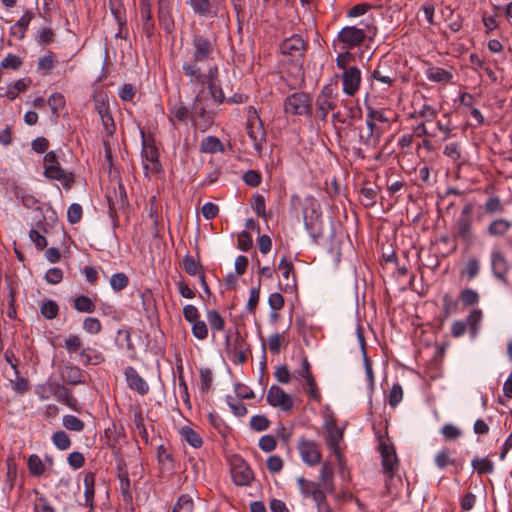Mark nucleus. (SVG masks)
<instances>
[{
  "instance_id": "1",
  "label": "nucleus",
  "mask_w": 512,
  "mask_h": 512,
  "mask_svg": "<svg viewBox=\"0 0 512 512\" xmlns=\"http://www.w3.org/2000/svg\"><path fill=\"white\" fill-rule=\"evenodd\" d=\"M184 74L190 77L192 85L208 84L212 98L219 104L224 102L225 96L218 82V68L216 65L209 66L207 72H202L201 67L186 65L184 67Z\"/></svg>"
},
{
  "instance_id": "2",
  "label": "nucleus",
  "mask_w": 512,
  "mask_h": 512,
  "mask_svg": "<svg viewBox=\"0 0 512 512\" xmlns=\"http://www.w3.org/2000/svg\"><path fill=\"white\" fill-rule=\"evenodd\" d=\"M280 49L282 54L289 56L291 61L294 62L297 80L304 82L302 62L306 51L305 41L299 35H293L281 43Z\"/></svg>"
},
{
  "instance_id": "3",
  "label": "nucleus",
  "mask_w": 512,
  "mask_h": 512,
  "mask_svg": "<svg viewBox=\"0 0 512 512\" xmlns=\"http://www.w3.org/2000/svg\"><path fill=\"white\" fill-rule=\"evenodd\" d=\"M192 46L193 60L190 62H185L182 65L183 71L186 65H194L195 67H200V63H204L213 59V53L215 51V42L210 37L201 34H196L193 36Z\"/></svg>"
},
{
  "instance_id": "4",
  "label": "nucleus",
  "mask_w": 512,
  "mask_h": 512,
  "mask_svg": "<svg viewBox=\"0 0 512 512\" xmlns=\"http://www.w3.org/2000/svg\"><path fill=\"white\" fill-rule=\"evenodd\" d=\"M283 108L287 115L310 117L312 115V100L308 93L294 92L285 98Z\"/></svg>"
},
{
  "instance_id": "5",
  "label": "nucleus",
  "mask_w": 512,
  "mask_h": 512,
  "mask_svg": "<svg viewBox=\"0 0 512 512\" xmlns=\"http://www.w3.org/2000/svg\"><path fill=\"white\" fill-rule=\"evenodd\" d=\"M303 222L305 229L313 238L316 239L322 234L320 205L313 197L305 199L303 207Z\"/></svg>"
},
{
  "instance_id": "6",
  "label": "nucleus",
  "mask_w": 512,
  "mask_h": 512,
  "mask_svg": "<svg viewBox=\"0 0 512 512\" xmlns=\"http://www.w3.org/2000/svg\"><path fill=\"white\" fill-rule=\"evenodd\" d=\"M292 377L302 384L309 399L318 403L321 401V394L312 375L311 365L307 358L302 359L301 367L293 372Z\"/></svg>"
},
{
  "instance_id": "7",
  "label": "nucleus",
  "mask_w": 512,
  "mask_h": 512,
  "mask_svg": "<svg viewBox=\"0 0 512 512\" xmlns=\"http://www.w3.org/2000/svg\"><path fill=\"white\" fill-rule=\"evenodd\" d=\"M482 321V311L480 309L472 310L465 320H457L451 326V334L455 338H459L465 334L467 330L470 332L472 339L476 338Z\"/></svg>"
},
{
  "instance_id": "8",
  "label": "nucleus",
  "mask_w": 512,
  "mask_h": 512,
  "mask_svg": "<svg viewBox=\"0 0 512 512\" xmlns=\"http://www.w3.org/2000/svg\"><path fill=\"white\" fill-rule=\"evenodd\" d=\"M249 110L252 114L248 116L247 134L253 143L255 151L258 155H261L266 143V132L263 128L261 119L256 114V110H254L253 107H250Z\"/></svg>"
},
{
  "instance_id": "9",
  "label": "nucleus",
  "mask_w": 512,
  "mask_h": 512,
  "mask_svg": "<svg viewBox=\"0 0 512 512\" xmlns=\"http://www.w3.org/2000/svg\"><path fill=\"white\" fill-rule=\"evenodd\" d=\"M231 476L238 486H247L254 478L251 468L241 457H234L231 460Z\"/></svg>"
},
{
  "instance_id": "10",
  "label": "nucleus",
  "mask_w": 512,
  "mask_h": 512,
  "mask_svg": "<svg viewBox=\"0 0 512 512\" xmlns=\"http://www.w3.org/2000/svg\"><path fill=\"white\" fill-rule=\"evenodd\" d=\"M267 402L273 407H280L284 412L291 411L293 408V399L282 388L272 385L266 396Z\"/></svg>"
},
{
  "instance_id": "11",
  "label": "nucleus",
  "mask_w": 512,
  "mask_h": 512,
  "mask_svg": "<svg viewBox=\"0 0 512 512\" xmlns=\"http://www.w3.org/2000/svg\"><path fill=\"white\" fill-rule=\"evenodd\" d=\"M300 457L309 466H315L321 461V453L317 444L306 438H301L297 445Z\"/></svg>"
},
{
  "instance_id": "12",
  "label": "nucleus",
  "mask_w": 512,
  "mask_h": 512,
  "mask_svg": "<svg viewBox=\"0 0 512 512\" xmlns=\"http://www.w3.org/2000/svg\"><path fill=\"white\" fill-rule=\"evenodd\" d=\"M362 77L361 71L356 66H351L348 70L343 71L342 75V89L343 93L347 96H354L361 85Z\"/></svg>"
},
{
  "instance_id": "13",
  "label": "nucleus",
  "mask_w": 512,
  "mask_h": 512,
  "mask_svg": "<svg viewBox=\"0 0 512 512\" xmlns=\"http://www.w3.org/2000/svg\"><path fill=\"white\" fill-rule=\"evenodd\" d=\"M319 117L322 120L327 118L328 113L336 107V97L331 86H324L316 99Z\"/></svg>"
},
{
  "instance_id": "14",
  "label": "nucleus",
  "mask_w": 512,
  "mask_h": 512,
  "mask_svg": "<svg viewBox=\"0 0 512 512\" xmlns=\"http://www.w3.org/2000/svg\"><path fill=\"white\" fill-rule=\"evenodd\" d=\"M366 38V31L355 26H346L341 29L338 39L347 49L360 45Z\"/></svg>"
},
{
  "instance_id": "15",
  "label": "nucleus",
  "mask_w": 512,
  "mask_h": 512,
  "mask_svg": "<svg viewBox=\"0 0 512 512\" xmlns=\"http://www.w3.org/2000/svg\"><path fill=\"white\" fill-rule=\"evenodd\" d=\"M220 0H187L193 12L200 17H216L220 11Z\"/></svg>"
},
{
  "instance_id": "16",
  "label": "nucleus",
  "mask_w": 512,
  "mask_h": 512,
  "mask_svg": "<svg viewBox=\"0 0 512 512\" xmlns=\"http://www.w3.org/2000/svg\"><path fill=\"white\" fill-rule=\"evenodd\" d=\"M490 262L493 275L507 285L508 280L506 275L509 270V263L504 254L498 249L492 250Z\"/></svg>"
},
{
  "instance_id": "17",
  "label": "nucleus",
  "mask_w": 512,
  "mask_h": 512,
  "mask_svg": "<svg viewBox=\"0 0 512 512\" xmlns=\"http://www.w3.org/2000/svg\"><path fill=\"white\" fill-rule=\"evenodd\" d=\"M127 384L130 389L136 391L140 395H145L149 391V385L147 382L139 375L136 369L132 366H128L124 371Z\"/></svg>"
},
{
  "instance_id": "18",
  "label": "nucleus",
  "mask_w": 512,
  "mask_h": 512,
  "mask_svg": "<svg viewBox=\"0 0 512 512\" xmlns=\"http://www.w3.org/2000/svg\"><path fill=\"white\" fill-rule=\"evenodd\" d=\"M44 176L59 181L66 189H70L74 183L73 173L65 171L60 165L45 167Z\"/></svg>"
},
{
  "instance_id": "19",
  "label": "nucleus",
  "mask_w": 512,
  "mask_h": 512,
  "mask_svg": "<svg viewBox=\"0 0 512 512\" xmlns=\"http://www.w3.org/2000/svg\"><path fill=\"white\" fill-rule=\"evenodd\" d=\"M367 133H360V141L367 148H375L380 143L383 129L379 125H375L372 121L366 119Z\"/></svg>"
},
{
  "instance_id": "20",
  "label": "nucleus",
  "mask_w": 512,
  "mask_h": 512,
  "mask_svg": "<svg viewBox=\"0 0 512 512\" xmlns=\"http://www.w3.org/2000/svg\"><path fill=\"white\" fill-rule=\"evenodd\" d=\"M328 435L326 438L327 446L335 453L337 457H340V441L343 438V431L337 427L334 423L327 424Z\"/></svg>"
},
{
  "instance_id": "21",
  "label": "nucleus",
  "mask_w": 512,
  "mask_h": 512,
  "mask_svg": "<svg viewBox=\"0 0 512 512\" xmlns=\"http://www.w3.org/2000/svg\"><path fill=\"white\" fill-rule=\"evenodd\" d=\"M381 457H382V465L385 471L389 472L390 476L395 471L398 466V459L396 456V452L392 446L387 444H381Z\"/></svg>"
},
{
  "instance_id": "22",
  "label": "nucleus",
  "mask_w": 512,
  "mask_h": 512,
  "mask_svg": "<svg viewBox=\"0 0 512 512\" xmlns=\"http://www.w3.org/2000/svg\"><path fill=\"white\" fill-rule=\"evenodd\" d=\"M159 24L167 32L174 30L175 24L171 12V6L168 2H161L159 5Z\"/></svg>"
},
{
  "instance_id": "23",
  "label": "nucleus",
  "mask_w": 512,
  "mask_h": 512,
  "mask_svg": "<svg viewBox=\"0 0 512 512\" xmlns=\"http://www.w3.org/2000/svg\"><path fill=\"white\" fill-rule=\"evenodd\" d=\"M425 75L429 81L441 84L450 83L453 78V75L450 71L435 66L427 68Z\"/></svg>"
},
{
  "instance_id": "24",
  "label": "nucleus",
  "mask_w": 512,
  "mask_h": 512,
  "mask_svg": "<svg viewBox=\"0 0 512 512\" xmlns=\"http://www.w3.org/2000/svg\"><path fill=\"white\" fill-rule=\"evenodd\" d=\"M278 270L286 280L285 289L292 291L296 287V279L293 274V264L288 262L286 258H282L278 264Z\"/></svg>"
},
{
  "instance_id": "25",
  "label": "nucleus",
  "mask_w": 512,
  "mask_h": 512,
  "mask_svg": "<svg viewBox=\"0 0 512 512\" xmlns=\"http://www.w3.org/2000/svg\"><path fill=\"white\" fill-rule=\"evenodd\" d=\"M189 116V109L182 103L178 102L169 109L168 120L176 127L177 123L185 122Z\"/></svg>"
},
{
  "instance_id": "26",
  "label": "nucleus",
  "mask_w": 512,
  "mask_h": 512,
  "mask_svg": "<svg viewBox=\"0 0 512 512\" xmlns=\"http://www.w3.org/2000/svg\"><path fill=\"white\" fill-rule=\"evenodd\" d=\"M84 505L89 508L94 507V495H95V477L93 473H87L84 476Z\"/></svg>"
},
{
  "instance_id": "27",
  "label": "nucleus",
  "mask_w": 512,
  "mask_h": 512,
  "mask_svg": "<svg viewBox=\"0 0 512 512\" xmlns=\"http://www.w3.org/2000/svg\"><path fill=\"white\" fill-rule=\"evenodd\" d=\"M458 236L466 243H470L472 234V218H458L456 221Z\"/></svg>"
},
{
  "instance_id": "28",
  "label": "nucleus",
  "mask_w": 512,
  "mask_h": 512,
  "mask_svg": "<svg viewBox=\"0 0 512 512\" xmlns=\"http://www.w3.org/2000/svg\"><path fill=\"white\" fill-rule=\"evenodd\" d=\"M180 436L183 441L189 444L193 448H200L202 446V438L200 435L190 426H183L180 429Z\"/></svg>"
},
{
  "instance_id": "29",
  "label": "nucleus",
  "mask_w": 512,
  "mask_h": 512,
  "mask_svg": "<svg viewBox=\"0 0 512 512\" xmlns=\"http://www.w3.org/2000/svg\"><path fill=\"white\" fill-rule=\"evenodd\" d=\"M333 476L334 471L332 466L328 463H324L320 470V481L324 490L329 493L334 491Z\"/></svg>"
},
{
  "instance_id": "30",
  "label": "nucleus",
  "mask_w": 512,
  "mask_h": 512,
  "mask_svg": "<svg viewBox=\"0 0 512 512\" xmlns=\"http://www.w3.org/2000/svg\"><path fill=\"white\" fill-rule=\"evenodd\" d=\"M141 17L143 20V31L147 37H150L153 34L154 23L152 22L150 5L146 1L141 3Z\"/></svg>"
},
{
  "instance_id": "31",
  "label": "nucleus",
  "mask_w": 512,
  "mask_h": 512,
  "mask_svg": "<svg viewBox=\"0 0 512 512\" xmlns=\"http://www.w3.org/2000/svg\"><path fill=\"white\" fill-rule=\"evenodd\" d=\"M511 226V222L506 219H496L488 226V233L491 236H503L510 230Z\"/></svg>"
},
{
  "instance_id": "32",
  "label": "nucleus",
  "mask_w": 512,
  "mask_h": 512,
  "mask_svg": "<svg viewBox=\"0 0 512 512\" xmlns=\"http://www.w3.org/2000/svg\"><path fill=\"white\" fill-rule=\"evenodd\" d=\"M64 379L68 384L78 385L84 383V376L81 369L77 366H65Z\"/></svg>"
},
{
  "instance_id": "33",
  "label": "nucleus",
  "mask_w": 512,
  "mask_h": 512,
  "mask_svg": "<svg viewBox=\"0 0 512 512\" xmlns=\"http://www.w3.org/2000/svg\"><path fill=\"white\" fill-rule=\"evenodd\" d=\"M73 308L81 313H93L96 309V305L89 297L80 295L74 299Z\"/></svg>"
},
{
  "instance_id": "34",
  "label": "nucleus",
  "mask_w": 512,
  "mask_h": 512,
  "mask_svg": "<svg viewBox=\"0 0 512 512\" xmlns=\"http://www.w3.org/2000/svg\"><path fill=\"white\" fill-rule=\"evenodd\" d=\"M30 83L31 80L28 78L19 79L8 88L3 96L9 100H15L21 92H24L29 87Z\"/></svg>"
},
{
  "instance_id": "35",
  "label": "nucleus",
  "mask_w": 512,
  "mask_h": 512,
  "mask_svg": "<svg viewBox=\"0 0 512 512\" xmlns=\"http://www.w3.org/2000/svg\"><path fill=\"white\" fill-rule=\"evenodd\" d=\"M206 318H207V321L209 323V326L211 328V330L215 333V332H220L224 329L225 327V320L224 318L220 315V313L216 310H208L206 312Z\"/></svg>"
},
{
  "instance_id": "36",
  "label": "nucleus",
  "mask_w": 512,
  "mask_h": 512,
  "mask_svg": "<svg viewBox=\"0 0 512 512\" xmlns=\"http://www.w3.org/2000/svg\"><path fill=\"white\" fill-rule=\"evenodd\" d=\"M222 149L221 141L214 136H207L203 138L200 144V151L203 153H215L217 151H222Z\"/></svg>"
},
{
  "instance_id": "37",
  "label": "nucleus",
  "mask_w": 512,
  "mask_h": 512,
  "mask_svg": "<svg viewBox=\"0 0 512 512\" xmlns=\"http://www.w3.org/2000/svg\"><path fill=\"white\" fill-rule=\"evenodd\" d=\"M141 155L147 162L152 164L153 169L157 168L159 154H158V150L154 144H148L144 140Z\"/></svg>"
},
{
  "instance_id": "38",
  "label": "nucleus",
  "mask_w": 512,
  "mask_h": 512,
  "mask_svg": "<svg viewBox=\"0 0 512 512\" xmlns=\"http://www.w3.org/2000/svg\"><path fill=\"white\" fill-rule=\"evenodd\" d=\"M63 346L68 354H78L83 349V341L80 336L70 334L65 338Z\"/></svg>"
},
{
  "instance_id": "39",
  "label": "nucleus",
  "mask_w": 512,
  "mask_h": 512,
  "mask_svg": "<svg viewBox=\"0 0 512 512\" xmlns=\"http://www.w3.org/2000/svg\"><path fill=\"white\" fill-rule=\"evenodd\" d=\"M27 465L30 474L33 476L40 477L45 472L44 463L41 460V458L36 454H32L29 456Z\"/></svg>"
},
{
  "instance_id": "40",
  "label": "nucleus",
  "mask_w": 512,
  "mask_h": 512,
  "mask_svg": "<svg viewBox=\"0 0 512 512\" xmlns=\"http://www.w3.org/2000/svg\"><path fill=\"white\" fill-rule=\"evenodd\" d=\"M182 267L184 271L191 276H199L200 273H203L201 265L189 254L183 257Z\"/></svg>"
},
{
  "instance_id": "41",
  "label": "nucleus",
  "mask_w": 512,
  "mask_h": 512,
  "mask_svg": "<svg viewBox=\"0 0 512 512\" xmlns=\"http://www.w3.org/2000/svg\"><path fill=\"white\" fill-rule=\"evenodd\" d=\"M297 484L301 494L304 497H312L317 489L321 486L320 484L306 480L303 477H299L297 479Z\"/></svg>"
},
{
  "instance_id": "42",
  "label": "nucleus",
  "mask_w": 512,
  "mask_h": 512,
  "mask_svg": "<svg viewBox=\"0 0 512 512\" xmlns=\"http://www.w3.org/2000/svg\"><path fill=\"white\" fill-rule=\"evenodd\" d=\"M11 368H12L13 374L15 376V379L10 378V383H11L12 389L19 393L26 392L29 389L28 381L25 378L20 377L18 375V371L14 364H11Z\"/></svg>"
},
{
  "instance_id": "43",
  "label": "nucleus",
  "mask_w": 512,
  "mask_h": 512,
  "mask_svg": "<svg viewBox=\"0 0 512 512\" xmlns=\"http://www.w3.org/2000/svg\"><path fill=\"white\" fill-rule=\"evenodd\" d=\"M47 104L55 117H58L59 111L65 106L64 96L60 93H53L47 99Z\"/></svg>"
},
{
  "instance_id": "44",
  "label": "nucleus",
  "mask_w": 512,
  "mask_h": 512,
  "mask_svg": "<svg viewBox=\"0 0 512 512\" xmlns=\"http://www.w3.org/2000/svg\"><path fill=\"white\" fill-rule=\"evenodd\" d=\"M33 18V14L29 11H26L21 18L14 24V30L19 29L17 33L18 39H23L26 33V30Z\"/></svg>"
},
{
  "instance_id": "45",
  "label": "nucleus",
  "mask_w": 512,
  "mask_h": 512,
  "mask_svg": "<svg viewBox=\"0 0 512 512\" xmlns=\"http://www.w3.org/2000/svg\"><path fill=\"white\" fill-rule=\"evenodd\" d=\"M63 426L70 431L81 432L84 429V422L74 415H65L62 420Z\"/></svg>"
},
{
  "instance_id": "46",
  "label": "nucleus",
  "mask_w": 512,
  "mask_h": 512,
  "mask_svg": "<svg viewBox=\"0 0 512 512\" xmlns=\"http://www.w3.org/2000/svg\"><path fill=\"white\" fill-rule=\"evenodd\" d=\"M194 508L193 499L189 495H181L177 503L172 509V512H192Z\"/></svg>"
},
{
  "instance_id": "47",
  "label": "nucleus",
  "mask_w": 512,
  "mask_h": 512,
  "mask_svg": "<svg viewBox=\"0 0 512 512\" xmlns=\"http://www.w3.org/2000/svg\"><path fill=\"white\" fill-rule=\"evenodd\" d=\"M471 464L479 474H489L494 469L493 463L488 458H474Z\"/></svg>"
},
{
  "instance_id": "48",
  "label": "nucleus",
  "mask_w": 512,
  "mask_h": 512,
  "mask_svg": "<svg viewBox=\"0 0 512 512\" xmlns=\"http://www.w3.org/2000/svg\"><path fill=\"white\" fill-rule=\"evenodd\" d=\"M226 403L228 404L232 413L237 417H243L247 413L246 406L239 400L231 395L226 396Z\"/></svg>"
},
{
  "instance_id": "49",
  "label": "nucleus",
  "mask_w": 512,
  "mask_h": 512,
  "mask_svg": "<svg viewBox=\"0 0 512 512\" xmlns=\"http://www.w3.org/2000/svg\"><path fill=\"white\" fill-rule=\"evenodd\" d=\"M129 279L125 273L119 272L111 276L110 286L115 292H119L127 287Z\"/></svg>"
},
{
  "instance_id": "50",
  "label": "nucleus",
  "mask_w": 512,
  "mask_h": 512,
  "mask_svg": "<svg viewBox=\"0 0 512 512\" xmlns=\"http://www.w3.org/2000/svg\"><path fill=\"white\" fill-rule=\"evenodd\" d=\"M119 480H120V491H121V494L123 497V501L127 504L132 503L133 497H132L130 480H129L128 475L126 473L120 475Z\"/></svg>"
},
{
  "instance_id": "51",
  "label": "nucleus",
  "mask_w": 512,
  "mask_h": 512,
  "mask_svg": "<svg viewBox=\"0 0 512 512\" xmlns=\"http://www.w3.org/2000/svg\"><path fill=\"white\" fill-rule=\"evenodd\" d=\"M191 332L198 340H205L208 337V326L205 321L198 319L191 323Z\"/></svg>"
},
{
  "instance_id": "52",
  "label": "nucleus",
  "mask_w": 512,
  "mask_h": 512,
  "mask_svg": "<svg viewBox=\"0 0 512 512\" xmlns=\"http://www.w3.org/2000/svg\"><path fill=\"white\" fill-rule=\"evenodd\" d=\"M41 314L47 319H54L58 315V304L53 300H46L40 308Z\"/></svg>"
},
{
  "instance_id": "53",
  "label": "nucleus",
  "mask_w": 512,
  "mask_h": 512,
  "mask_svg": "<svg viewBox=\"0 0 512 512\" xmlns=\"http://www.w3.org/2000/svg\"><path fill=\"white\" fill-rule=\"evenodd\" d=\"M460 300L464 306H473L479 302V294L471 288H466L461 291Z\"/></svg>"
},
{
  "instance_id": "54",
  "label": "nucleus",
  "mask_w": 512,
  "mask_h": 512,
  "mask_svg": "<svg viewBox=\"0 0 512 512\" xmlns=\"http://www.w3.org/2000/svg\"><path fill=\"white\" fill-rule=\"evenodd\" d=\"M54 445L60 450H67L71 446V440L64 431H57L53 434Z\"/></svg>"
},
{
  "instance_id": "55",
  "label": "nucleus",
  "mask_w": 512,
  "mask_h": 512,
  "mask_svg": "<svg viewBox=\"0 0 512 512\" xmlns=\"http://www.w3.org/2000/svg\"><path fill=\"white\" fill-rule=\"evenodd\" d=\"M102 329L101 322L98 318L87 317L83 321V330L89 334L95 335L100 333Z\"/></svg>"
},
{
  "instance_id": "56",
  "label": "nucleus",
  "mask_w": 512,
  "mask_h": 512,
  "mask_svg": "<svg viewBox=\"0 0 512 512\" xmlns=\"http://www.w3.org/2000/svg\"><path fill=\"white\" fill-rule=\"evenodd\" d=\"M54 55L49 52L48 54L40 57L37 64V69L42 74H47L54 66Z\"/></svg>"
},
{
  "instance_id": "57",
  "label": "nucleus",
  "mask_w": 512,
  "mask_h": 512,
  "mask_svg": "<svg viewBox=\"0 0 512 512\" xmlns=\"http://www.w3.org/2000/svg\"><path fill=\"white\" fill-rule=\"evenodd\" d=\"M35 40L40 45H47L54 41V32L50 28H40L35 36Z\"/></svg>"
},
{
  "instance_id": "58",
  "label": "nucleus",
  "mask_w": 512,
  "mask_h": 512,
  "mask_svg": "<svg viewBox=\"0 0 512 512\" xmlns=\"http://www.w3.org/2000/svg\"><path fill=\"white\" fill-rule=\"evenodd\" d=\"M366 119H368L369 121H372L373 123H375V125H378V123H388L389 122V119L385 115V112L383 110L374 109L372 107H368Z\"/></svg>"
},
{
  "instance_id": "59",
  "label": "nucleus",
  "mask_w": 512,
  "mask_h": 512,
  "mask_svg": "<svg viewBox=\"0 0 512 512\" xmlns=\"http://www.w3.org/2000/svg\"><path fill=\"white\" fill-rule=\"evenodd\" d=\"M49 387L51 389H56L57 392L55 394H58L59 397L70 407L72 406V402H75V399L72 396V393L69 389H67L65 386L60 384H49Z\"/></svg>"
},
{
  "instance_id": "60",
  "label": "nucleus",
  "mask_w": 512,
  "mask_h": 512,
  "mask_svg": "<svg viewBox=\"0 0 512 512\" xmlns=\"http://www.w3.org/2000/svg\"><path fill=\"white\" fill-rule=\"evenodd\" d=\"M402 398L403 389L399 383H395L389 393V405L391 407H396L402 401Z\"/></svg>"
},
{
  "instance_id": "61",
  "label": "nucleus",
  "mask_w": 512,
  "mask_h": 512,
  "mask_svg": "<svg viewBox=\"0 0 512 512\" xmlns=\"http://www.w3.org/2000/svg\"><path fill=\"white\" fill-rule=\"evenodd\" d=\"M250 427L257 431H265L269 427V421L264 415H254L250 419Z\"/></svg>"
},
{
  "instance_id": "62",
  "label": "nucleus",
  "mask_w": 512,
  "mask_h": 512,
  "mask_svg": "<svg viewBox=\"0 0 512 512\" xmlns=\"http://www.w3.org/2000/svg\"><path fill=\"white\" fill-rule=\"evenodd\" d=\"M157 459L162 466L172 465V454L168 451L165 445H159L157 448Z\"/></svg>"
},
{
  "instance_id": "63",
  "label": "nucleus",
  "mask_w": 512,
  "mask_h": 512,
  "mask_svg": "<svg viewBox=\"0 0 512 512\" xmlns=\"http://www.w3.org/2000/svg\"><path fill=\"white\" fill-rule=\"evenodd\" d=\"M258 445L262 451L271 452L276 448L277 442L274 436L267 434L259 439Z\"/></svg>"
},
{
  "instance_id": "64",
  "label": "nucleus",
  "mask_w": 512,
  "mask_h": 512,
  "mask_svg": "<svg viewBox=\"0 0 512 512\" xmlns=\"http://www.w3.org/2000/svg\"><path fill=\"white\" fill-rule=\"evenodd\" d=\"M33 512H55L44 496H40L34 503Z\"/></svg>"
}]
</instances>
